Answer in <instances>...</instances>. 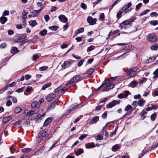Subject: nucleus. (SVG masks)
<instances>
[{
    "mask_svg": "<svg viewBox=\"0 0 158 158\" xmlns=\"http://www.w3.org/2000/svg\"><path fill=\"white\" fill-rule=\"evenodd\" d=\"M24 77L25 78L26 80L29 79L31 77V76L29 74H27L25 75Z\"/></svg>",
    "mask_w": 158,
    "mask_h": 158,
    "instance_id": "e2e57ef3",
    "label": "nucleus"
},
{
    "mask_svg": "<svg viewBox=\"0 0 158 158\" xmlns=\"http://www.w3.org/2000/svg\"><path fill=\"white\" fill-rule=\"evenodd\" d=\"M150 15L152 17H153V16L156 17L158 16V14L156 12H153L151 13L150 14Z\"/></svg>",
    "mask_w": 158,
    "mask_h": 158,
    "instance_id": "0e129e2a",
    "label": "nucleus"
},
{
    "mask_svg": "<svg viewBox=\"0 0 158 158\" xmlns=\"http://www.w3.org/2000/svg\"><path fill=\"white\" fill-rule=\"evenodd\" d=\"M70 64V62L69 61H64V63L62 65V67L66 68L69 67Z\"/></svg>",
    "mask_w": 158,
    "mask_h": 158,
    "instance_id": "f3484780",
    "label": "nucleus"
},
{
    "mask_svg": "<svg viewBox=\"0 0 158 158\" xmlns=\"http://www.w3.org/2000/svg\"><path fill=\"white\" fill-rule=\"evenodd\" d=\"M115 84H111L107 85L105 88L102 89V91H107L113 89L114 86Z\"/></svg>",
    "mask_w": 158,
    "mask_h": 158,
    "instance_id": "f8f14e48",
    "label": "nucleus"
},
{
    "mask_svg": "<svg viewBox=\"0 0 158 158\" xmlns=\"http://www.w3.org/2000/svg\"><path fill=\"white\" fill-rule=\"evenodd\" d=\"M87 136V135L85 134H84L82 135H81L79 137V139L80 140H82L84 138H86Z\"/></svg>",
    "mask_w": 158,
    "mask_h": 158,
    "instance_id": "3c124183",
    "label": "nucleus"
},
{
    "mask_svg": "<svg viewBox=\"0 0 158 158\" xmlns=\"http://www.w3.org/2000/svg\"><path fill=\"white\" fill-rule=\"evenodd\" d=\"M136 19V18L135 17H133L131 18L130 20H127V21L129 22V23L130 25L131 23L133 22Z\"/></svg>",
    "mask_w": 158,
    "mask_h": 158,
    "instance_id": "37998d69",
    "label": "nucleus"
},
{
    "mask_svg": "<svg viewBox=\"0 0 158 158\" xmlns=\"http://www.w3.org/2000/svg\"><path fill=\"white\" fill-rule=\"evenodd\" d=\"M12 118L11 116H9L4 117L3 119L2 122L3 123H7Z\"/></svg>",
    "mask_w": 158,
    "mask_h": 158,
    "instance_id": "4468645a",
    "label": "nucleus"
},
{
    "mask_svg": "<svg viewBox=\"0 0 158 158\" xmlns=\"http://www.w3.org/2000/svg\"><path fill=\"white\" fill-rule=\"evenodd\" d=\"M26 36L24 35L21 34L19 35L15 36L14 38V40L16 42L21 43L25 40Z\"/></svg>",
    "mask_w": 158,
    "mask_h": 158,
    "instance_id": "f03ea898",
    "label": "nucleus"
},
{
    "mask_svg": "<svg viewBox=\"0 0 158 158\" xmlns=\"http://www.w3.org/2000/svg\"><path fill=\"white\" fill-rule=\"evenodd\" d=\"M83 152V150L82 149L80 148L78 151L76 152L75 154L77 156H78L82 154Z\"/></svg>",
    "mask_w": 158,
    "mask_h": 158,
    "instance_id": "7c9ffc66",
    "label": "nucleus"
},
{
    "mask_svg": "<svg viewBox=\"0 0 158 158\" xmlns=\"http://www.w3.org/2000/svg\"><path fill=\"white\" fill-rule=\"evenodd\" d=\"M81 6L84 10H85L87 8V6L86 5L83 3H82L81 4Z\"/></svg>",
    "mask_w": 158,
    "mask_h": 158,
    "instance_id": "4d7b16f0",
    "label": "nucleus"
},
{
    "mask_svg": "<svg viewBox=\"0 0 158 158\" xmlns=\"http://www.w3.org/2000/svg\"><path fill=\"white\" fill-rule=\"evenodd\" d=\"M25 87H24L21 88H19L16 90V91L18 93H19L23 92L24 90Z\"/></svg>",
    "mask_w": 158,
    "mask_h": 158,
    "instance_id": "a18cd8bd",
    "label": "nucleus"
},
{
    "mask_svg": "<svg viewBox=\"0 0 158 158\" xmlns=\"http://www.w3.org/2000/svg\"><path fill=\"white\" fill-rule=\"evenodd\" d=\"M48 134L45 131H40L38 134V136L40 135L42 137H47Z\"/></svg>",
    "mask_w": 158,
    "mask_h": 158,
    "instance_id": "a211bd4d",
    "label": "nucleus"
},
{
    "mask_svg": "<svg viewBox=\"0 0 158 158\" xmlns=\"http://www.w3.org/2000/svg\"><path fill=\"white\" fill-rule=\"evenodd\" d=\"M42 10V8L38 10H34L32 12H31V13L32 14L33 17H36L38 16V14L39 13L40 11H41Z\"/></svg>",
    "mask_w": 158,
    "mask_h": 158,
    "instance_id": "2eb2a0df",
    "label": "nucleus"
},
{
    "mask_svg": "<svg viewBox=\"0 0 158 158\" xmlns=\"http://www.w3.org/2000/svg\"><path fill=\"white\" fill-rule=\"evenodd\" d=\"M132 108V106L131 105H128L125 107L124 110L125 111H127L131 109Z\"/></svg>",
    "mask_w": 158,
    "mask_h": 158,
    "instance_id": "79ce46f5",
    "label": "nucleus"
},
{
    "mask_svg": "<svg viewBox=\"0 0 158 158\" xmlns=\"http://www.w3.org/2000/svg\"><path fill=\"white\" fill-rule=\"evenodd\" d=\"M48 67L47 66H43L40 67L39 70L41 71H44L46 70Z\"/></svg>",
    "mask_w": 158,
    "mask_h": 158,
    "instance_id": "ea45409f",
    "label": "nucleus"
},
{
    "mask_svg": "<svg viewBox=\"0 0 158 158\" xmlns=\"http://www.w3.org/2000/svg\"><path fill=\"white\" fill-rule=\"evenodd\" d=\"M9 14V10H5L3 13L2 16H6L8 15Z\"/></svg>",
    "mask_w": 158,
    "mask_h": 158,
    "instance_id": "603ef678",
    "label": "nucleus"
},
{
    "mask_svg": "<svg viewBox=\"0 0 158 158\" xmlns=\"http://www.w3.org/2000/svg\"><path fill=\"white\" fill-rule=\"evenodd\" d=\"M150 48L152 50H156L158 49V44H155L151 46Z\"/></svg>",
    "mask_w": 158,
    "mask_h": 158,
    "instance_id": "bb28decb",
    "label": "nucleus"
},
{
    "mask_svg": "<svg viewBox=\"0 0 158 158\" xmlns=\"http://www.w3.org/2000/svg\"><path fill=\"white\" fill-rule=\"evenodd\" d=\"M22 110V109L19 107L16 108L14 110V112L16 114H18Z\"/></svg>",
    "mask_w": 158,
    "mask_h": 158,
    "instance_id": "f704fd0d",
    "label": "nucleus"
},
{
    "mask_svg": "<svg viewBox=\"0 0 158 158\" xmlns=\"http://www.w3.org/2000/svg\"><path fill=\"white\" fill-rule=\"evenodd\" d=\"M28 110H27V115H28V116H30L32 114H33L34 113V111L33 110H31L30 111H28Z\"/></svg>",
    "mask_w": 158,
    "mask_h": 158,
    "instance_id": "09e8293b",
    "label": "nucleus"
},
{
    "mask_svg": "<svg viewBox=\"0 0 158 158\" xmlns=\"http://www.w3.org/2000/svg\"><path fill=\"white\" fill-rule=\"evenodd\" d=\"M7 20V18L3 16H2L0 18V22L2 24H4Z\"/></svg>",
    "mask_w": 158,
    "mask_h": 158,
    "instance_id": "412c9836",
    "label": "nucleus"
},
{
    "mask_svg": "<svg viewBox=\"0 0 158 158\" xmlns=\"http://www.w3.org/2000/svg\"><path fill=\"white\" fill-rule=\"evenodd\" d=\"M8 98H11V100L14 103H16L17 102V98L14 97L12 96H10Z\"/></svg>",
    "mask_w": 158,
    "mask_h": 158,
    "instance_id": "e433bc0d",
    "label": "nucleus"
},
{
    "mask_svg": "<svg viewBox=\"0 0 158 158\" xmlns=\"http://www.w3.org/2000/svg\"><path fill=\"white\" fill-rule=\"evenodd\" d=\"M30 25L33 27L37 24V23L35 20H31L29 22Z\"/></svg>",
    "mask_w": 158,
    "mask_h": 158,
    "instance_id": "b1692460",
    "label": "nucleus"
},
{
    "mask_svg": "<svg viewBox=\"0 0 158 158\" xmlns=\"http://www.w3.org/2000/svg\"><path fill=\"white\" fill-rule=\"evenodd\" d=\"M94 47V46H91L90 47H88L87 49V52H90L93 50L94 49L93 48Z\"/></svg>",
    "mask_w": 158,
    "mask_h": 158,
    "instance_id": "052dcab7",
    "label": "nucleus"
},
{
    "mask_svg": "<svg viewBox=\"0 0 158 158\" xmlns=\"http://www.w3.org/2000/svg\"><path fill=\"white\" fill-rule=\"evenodd\" d=\"M51 85V83L50 82H49L48 83L44 85L42 88V89L43 90H45L46 88L49 87Z\"/></svg>",
    "mask_w": 158,
    "mask_h": 158,
    "instance_id": "c85d7f7f",
    "label": "nucleus"
},
{
    "mask_svg": "<svg viewBox=\"0 0 158 158\" xmlns=\"http://www.w3.org/2000/svg\"><path fill=\"white\" fill-rule=\"evenodd\" d=\"M32 109L35 110H37L39 109L40 106L38 102L36 101H34L32 102L31 105Z\"/></svg>",
    "mask_w": 158,
    "mask_h": 158,
    "instance_id": "6e6552de",
    "label": "nucleus"
},
{
    "mask_svg": "<svg viewBox=\"0 0 158 158\" xmlns=\"http://www.w3.org/2000/svg\"><path fill=\"white\" fill-rule=\"evenodd\" d=\"M95 144L94 143H89L85 144V147L86 148H90L95 147Z\"/></svg>",
    "mask_w": 158,
    "mask_h": 158,
    "instance_id": "dca6fc26",
    "label": "nucleus"
},
{
    "mask_svg": "<svg viewBox=\"0 0 158 158\" xmlns=\"http://www.w3.org/2000/svg\"><path fill=\"white\" fill-rule=\"evenodd\" d=\"M87 21L90 25H93L95 24L97 20L96 19H93L91 17L89 16L87 18Z\"/></svg>",
    "mask_w": 158,
    "mask_h": 158,
    "instance_id": "423d86ee",
    "label": "nucleus"
},
{
    "mask_svg": "<svg viewBox=\"0 0 158 158\" xmlns=\"http://www.w3.org/2000/svg\"><path fill=\"white\" fill-rule=\"evenodd\" d=\"M53 118L52 117H49L45 121L44 125V126H46L49 124L53 120Z\"/></svg>",
    "mask_w": 158,
    "mask_h": 158,
    "instance_id": "ddd939ff",
    "label": "nucleus"
},
{
    "mask_svg": "<svg viewBox=\"0 0 158 158\" xmlns=\"http://www.w3.org/2000/svg\"><path fill=\"white\" fill-rule=\"evenodd\" d=\"M120 148V147L119 146H118L117 145H115L114 146H113L112 148V150L114 152H115L117 149H118Z\"/></svg>",
    "mask_w": 158,
    "mask_h": 158,
    "instance_id": "a19ab883",
    "label": "nucleus"
},
{
    "mask_svg": "<svg viewBox=\"0 0 158 158\" xmlns=\"http://www.w3.org/2000/svg\"><path fill=\"white\" fill-rule=\"evenodd\" d=\"M49 28L52 30L56 31L58 29V27L56 26H53L51 27H49Z\"/></svg>",
    "mask_w": 158,
    "mask_h": 158,
    "instance_id": "58836bf2",
    "label": "nucleus"
},
{
    "mask_svg": "<svg viewBox=\"0 0 158 158\" xmlns=\"http://www.w3.org/2000/svg\"><path fill=\"white\" fill-rule=\"evenodd\" d=\"M150 24L153 26H155L158 24V21L157 20H152L150 22Z\"/></svg>",
    "mask_w": 158,
    "mask_h": 158,
    "instance_id": "4c0bfd02",
    "label": "nucleus"
},
{
    "mask_svg": "<svg viewBox=\"0 0 158 158\" xmlns=\"http://www.w3.org/2000/svg\"><path fill=\"white\" fill-rule=\"evenodd\" d=\"M58 18L59 20L61 22L63 23H66L68 22V19L64 15H61L58 16Z\"/></svg>",
    "mask_w": 158,
    "mask_h": 158,
    "instance_id": "0eeeda50",
    "label": "nucleus"
},
{
    "mask_svg": "<svg viewBox=\"0 0 158 158\" xmlns=\"http://www.w3.org/2000/svg\"><path fill=\"white\" fill-rule=\"evenodd\" d=\"M132 4L131 2H129L127 4L125 5L123 7L122 9L124 12L125 13H127L128 12H130L131 10V9H129L127 10V9H128L130 6H132Z\"/></svg>",
    "mask_w": 158,
    "mask_h": 158,
    "instance_id": "20e7f679",
    "label": "nucleus"
},
{
    "mask_svg": "<svg viewBox=\"0 0 158 158\" xmlns=\"http://www.w3.org/2000/svg\"><path fill=\"white\" fill-rule=\"evenodd\" d=\"M156 58V57H153L152 58H150L149 59L147 60L146 61V63H148L149 62H152L153 60H154Z\"/></svg>",
    "mask_w": 158,
    "mask_h": 158,
    "instance_id": "864d4df0",
    "label": "nucleus"
},
{
    "mask_svg": "<svg viewBox=\"0 0 158 158\" xmlns=\"http://www.w3.org/2000/svg\"><path fill=\"white\" fill-rule=\"evenodd\" d=\"M156 115H157V114L156 113H154L153 114H152L151 115V120L152 121H154L156 118Z\"/></svg>",
    "mask_w": 158,
    "mask_h": 158,
    "instance_id": "c9c22d12",
    "label": "nucleus"
},
{
    "mask_svg": "<svg viewBox=\"0 0 158 158\" xmlns=\"http://www.w3.org/2000/svg\"><path fill=\"white\" fill-rule=\"evenodd\" d=\"M153 74L154 75L153 77V79H156L158 77V68L154 72Z\"/></svg>",
    "mask_w": 158,
    "mask_h": 158,
    "instance_id": "a878e982",
    "label": "nucleus"
},
{
    "mask_svg": "<svg viewBox=\"0 0 158 158\" xmlns=\"http://www.w3.org/2000/svg\"><path fill=\"white\" fill-rule=\"evenodd\" d=\"M94 71V69H93L90 68L88 69L86 71V73L90 74Z\"/></svg>",
    "mask_w": 158,
    "mask_h": 158,
    "instance_id": "c03bdc74",
    "label": "nucleus"
},
{
    "mask_svg": "<svg viewBox=\"0 0 158 158\" xmlns=\"http://www.w3.org/2000/svg\"><path fill=\"white\" fill-rule=\"evenodd\" d=\"M56 96L55 94H51L47 96L46 98V100L48 102H50L53 100Z\"/></svg>",
    "mask_w": 158,
    "mask_h": 158,
    "instance_id": "9d476101",
    "label": "nucleus"
},
{
    "mask_svg": "<svg viewBox=\"0 0 158 158\" xmlns=\"http://www.w3.org/2000/svg\"><path fill=\"white\" fill-rule=\"evenodd\" d=\"M47 31L46 29H44L40 32V35L42 36L45 35L47 33Z\"/></svg>",
    "mask_w": 158,
    "mask_h": 158,
    "instance_id": "473e14b6",
    "label": "nucleus"
},
{
    "mask_svg": "<svg viewBox=\"0 0 158 158\" xmlns=\"http://www.w3.org/2000/svg\"><path fill=\"white\" fill-rule=\"evenodd\" d=\"M99 117L98 116H96L94 117L93 119L91 121V124H93L96 123L97 122L98 120Z\"/></svg>",
    "mask_w": 158,
    "mask_h": 158,
    "instance_id": "4be33fe9",
    "label": "nucleus"
},
{
    "mask_svg": "<svg viewBox=\"0 0 158 158\" xmlns=\"http://www.w3.org/2000/svg\"><path fill=\"white\" fill-rule=\"evenodd\" d=\"M107 111H105L104 113L102 114V117L104 119H106L107 116Z\"/></svg>",
    "mask_w": 158,
    "mask_h": 158,
    "instance_id": "69168bd1",
    "label": "nucleus"
},
{
    "mask_svg": "<svg viewBox=\"0 0 158 158\" xmlns=\"http://www.w3.org/2000/svg\"><path fill=\"white\" fill-rule=\"evenodd\" d=\"M147 39L149 42L153 43L156 41L157 37L155 33H152L148 35Z\"/></svg>",
    "mask_w": 158,
    "mask_h": 158,
    "instance_id": "f257e3e1",
    "label": "nucleus"
},
{
    "mask_svg": "<svg viewBox=\"0 0 158 158\" xmlns=\"http://www.w3.org/2000/svg\"><path fill=\"white\" fill-rule=\"evenodd\" d=\"M123 12H124L123 10H122L121 9L117 13L116 15L117 18L118 19H119L121 18V16Z\"/></svg>",
    "mask_w": 158,
    "mask_h": 158,
    "instance_id": "cd10ccee",
    "label": "nucleus"
},
{
    "mask_svg": "<svg viewBox=\"0 0 158 158\" xmlns=\"http://www.w3.org/2000/svg\"><path fill=\"white\" fill-rule=\"evenodd\" d=\"M109 80H105L102 83V84L101 86H100L99 87H98L97 89H96V90H98L99 89H100L101 88H102V87H103L104 85L107 84H108L109 83Z\"/></svg>",
    "mask_w": 158,
    "mask_h": 158,
    "instance_id": "aec40b11",
    "label": "nucleus"
},
{
    "mask_svg": "<svg viewBox=\"0 0 158 158\" xmlns=\"http://www.w3.org/2000/svg\"><path fill=\"white\" fill-rule=\"evenodd\" d=\"M110 123H107L106 124V125L104 127V129L105 130V133H103V134L106 138H107V137H108V134L107 132V131H106V126L107 125V124H109Z\"/></svg>",
    "mask_w": 158,
    "mask_h": 158,
    "instance_id": "2f4dec72",
    "label": "nucleus"
},
{
    "mask_svg": "<svg viewBox=\"0 0 158 158\" xmlns=\"http://www.w3.org/2000/svg\"><path fill=\"white\" fill-rule=\"evenodd\" d=\"M149 11H150L148 9L146 10L143 11V12L140 13L139 14V16H142L143 15L146 14Z\"/></svg>",
    "mask_w": 158,
    "mask_h": 158,
    "instance_id": "de8ad7c7",
    "label": "nucleus"
},
{
    "mask_svg": "<svg viewBox=\"0 0 158 158\" xmlns=\"http://www.w3.org/2000/svg\"><path fill=\"white\" fill-rule=\"evenodd\" d=\"M84 31V28L83 27L80 28V29H77L76 32L77 35L80 33L83 32Z\"/></svg>",
    "mask_w": 158,
    "mask_h": 158,
    "instance_id": "72a5a7b5",
    "label": "nucleus"
},
{
    "mask_svg": "<svg viewBox=\"0 0 158 158\" xmlns=\"http://www.w3.org/2000/svg\"><path fill=\"white\" fill-rule=\"evenodd\" d=\"M117 127H116L114 131L110 133V137H111L113 135H115L117 131Z\"/></svg>",
    "mask_w": 158,
    "mask_h": 158,
    "instance_id": "bf43d9fd",
    "label": "nucleus"
},
{
    "mask_svg": "<svg viewBox=\"0 0 158 158\" xmlns=\"http://www.w3.org/2000/svg\"><path fill=\"white\" fill-rule=\"evenodd\" d=\"M28 14V12H26L25 10H23L22 16V19H26L27 18V15Z\"/></svg>",
    "mask_w": 158,
    "mask_h": 158,
    "instance_id": "c756f323",
    "label": "nucleus"
},
{
    "mask_svg": "<svg viewBox=\"0 0 158 158\" xmlns=\"http://www.w3.org/2000/svg\"><path fill=\"white\" fill-rule=\"evenodd\" d=\"M19 52L18 48L16 47H13L10 50V52L12 54H14Z\"/></svg>",
    "mask_w": 158,
    "mask_h": 158,
    "instance_id": "393cba45",
    "label": "nucleus"
},
{
    "mask_svg": "<svg viewBox=\"0 0 158 158\" xmlns=\"http://www.w3.org/2000/svg\"><path fill=\"white\" fill-rule=\"evenodd\" d=\"M130 94H131V93H130V92L126 90L125 91V95H124V98H127L128 95Z\"/></svg>",
    "mask_w": 158,
    "mask_h": 158,
    "instance_id": "6e6d98bb",
    "label": "nucleus"
},
{
    "mask_svg": "<svg viewBox=\"0 0 158 158\" xmlns=\"http://www.w3.org/2000/svg\"><path fill=\"white\" fill-rule=\"evenodd\" d=\"M142 3H139L138 5H136L135 7V10H139L140 7L142 6Z\"/></svg>",
    "mask_w": 158,
    "mask_h": 158,
    "instance_id": "680f3d73",
    "label": "nucleus"
},
{
    "mask_svg": "<svg viewBox=\"0 0 158 158\" xmlns=\"http://www.w3.org/2000/svg\"><path fill=\"white\" fill-rule=\"evenodd\" d=\"M44 18L46 22H47L50 19V17L48 15H46L44 16Z\"/></svg>",
    "mask_w": 158,
    "mask_h": 158,
    "instance_id": "774afa93",
    "label": "nucleus"
},
{
    "mask_svg": "<svg viewBox=\"0 0 158 158\" xmlns=\"http://www.w3.org/2000/svg\"><path fill=\"white\" fill-rule=\"evenodd\" d=\"M43 3L41 2H38L37 3V5L38 7H40V9H41L42 8V10L44 8V6H42Z\"/></svg>",
    "mask_w": 158,
    "mask_h": 158,
    "instance_id": "8fccbe9b",
    "label": "nucleus"
},
{
    "mask_svg": "<svg viewBox=\"0 0 158 158\" xmlns=\"http://www.w3.org/2000/svg\"><path fill=\"white\" fill-rule=\"evenodd\" d=\"M129 52H128L124 53L122 55L118 56V59H122L125 58L127 56L129 55Z\"/></svg>",
    "mask_w": 158,
    "mask_h": 158,
    "instance_id": "5701e85b",
    "label": "nucleus"
},
{
    "mask_svg": "<svg viewBox=\"0 0 158 158\" xmlns=\"http://www.w3.org/2000/svg\"><path fill=\"white\" fill-rule=\"evenodd\" d=\"M103 136L101 135H98L96 136V139L100 140L103 139Z\"/></svg>",
    "mask_w": 158,
    "mask_h": 158,
    "instance_id": "5fc2aeb1",
    "label": "nucleus"
},
{
    "mask_svg": "<svg viewBox=\"0 0 158 158\" xmlns=\"http://www.w3.org/2000/svg\"><path fill=\"white\" fill-rule=\"evenodd\" d=\"M120 101L114 100L111 102H110L107 105V107L108 108H111L117 104H119Z\"/></svg>",
    "mask_w": 158,
    "mask_h": 158,
    "instance_id": "39448f33",
    "label": "nucleus"
},
{
    "mask_svg": "<svg viewBox=\"0 0 158 158\" xmlns=\"http://www.w3.org/2000/svg\"><path fill=\"white\" fill-rule=\"evenodd\" d=\"M135 74V71L132 69H131L127 72V76L130 78L133 77Z\"/></svg>",
    "mask_w": 158,
    "mask_h": 158,
    "instance_id": "9b49d317",
    "label": "nucleus"
},
{
    "mask_svg": "<svg viewBox=\"0 0 158 158\" xmlns=\"http://www.w3.org/2000/svg\"><path fill=\"white\" fill-rule=\"evenodd\" d=\"M130 25L127 20L123 21L122 23L120 24L119 26L122 29H126L127 28V26Z\"/></svg>",
    "mask_w": 158,
    "mask_h": 158,
    "instance_id": "1a4fd4ad",
    "label": "nucleus"
},
{
    "mask_svg": "<svg viewBox=\"0 0 158 158\" xmlns=\"http://www.w3.org/2000/svg\"><path fill=\"white\" fill-rule=\"evenodd\" d=\"M31 148H26L23 149L22 150V152L24 153H26L27 152H30L31 151Z\"/></svg>",
    "mask_w": 158,
    "mask_h": 158,
    "instance_id": "49530a36",
    "label": "nucleus"
},
{
    "mask_svg": "<svg viewBox=\"0 0 158 158\" xmlns=\"http://www.w3.org/2000/svg\"><path fill=\"white\" fill-rule=\"evenodd\" d=\"M83 38L82 37H76L75 38V40L77 41L78 42H80L82 41V38Z\"/></svg>",
    "mask_w": 158,
    "mask_h": 158,
    "instance_id": "338daca9",
    "label": "nucleus"
},
{
    "mask_svg": "<svg viewBox=\"0 0 158 158\" xmlns=\"http://www.w3.org/2000/svg\"><path fill=\"white\" fill-rule=\"evenodd\" d=\"M81 77L79 75H76L70 79V82L75 83L80 81Z\"/></svg>",
    "mask_w": 158,
    "mask_h": 158,
    "instance_id": "7ed1b4c3",
    "label": "nucleus"
},
{
    "mask_svg": "<svg viewBox=\"0 0 158 158\" xmlns=\"http://www.w3.org/2000/svg\"><path fill=\"white\" fill-rule=\"evenodd\" d=\"M10 152L11 153H14L15 151V149L14 148L13 146H11L10 147Z\"/></svg>",
    "mask_w": 158,
    "mask_h": 158,
    "instance_id": "13d9d810",
    "label": "nucleus"
},
{
    "mask_svg": "<svg viewBox=\"0 0 158 158\" xmlns=\"http://www.w3.org/2000/svg\"><path fill=\"white\" fill-rule=\"evenodd\" d=\"M145 101L143 98L139 99L138 102V105L140 106H143L145 103Z\"/></svg>",
    "mask_w": 158,
    "mask_h": 158,
    "instance_id": "6ab92c4d",
    "label": "nucleus"
}]
</instances>
